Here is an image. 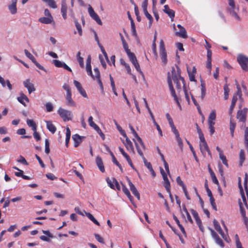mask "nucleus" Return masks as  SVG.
Instances as JSON below:
<instances>
[{
	"instance_id": "1",
	"label": "nucleus",
	"mask_w": 248,
	"mask_h": 248,
	"mask_svg": "<svg viewBox=\"0 0 248 248\" xmlns=\"http://www.w3.org/2000/svg\"><path fill=\"white\" fill-rule=\"evenodd\" d=\"M228 4L230 8H228V10L230 14L236 20L240 21V18L237 14L239 8L236 7L234 0H228Z\"/></svg>"
},
{
	"instance_id": "2",
	"label": "nucleus",
	"mask_w": 248,
	"mask_h": 248,
	"mask_svg": "<svg viewBox=\"0 0 248 248\" xmlns=\"http://www.w3.org/2000/svg\"><path fill=\"white\" fill-rule=\"evenodd\" d=\"M237 61L244 71H248V57L239 54L237 57Z\"/></svg>"
},
{
	"instance_id": "3",
	"label": "nucleus",
	"mask_w": 248,
	"mask_h": 248,
	"mask_svg": "<svg viewBox=\"0 0 248 248\" xmlns=\"http://www.w3.org/2000/svg\"><path fill=\"white\" fill-rule=\"evenodd\" d=\"M58 113L63 119L64 122L71 120L73 117V114L71 111L60 108L58 110Z\"/></svg>"
},
{
	"instance_id": "4",
	"label": "nucleus",
	"mask_w": 248,
	"mask_h": 248,
	"mask_svg": "<svg viewBox=\"0 0 248 248\" xmlns=\"http://www.w3.org/2000/svg\"><path fill=\"white\" fill-rule=\"evenodd\" d=\"M176 69H177L176 71L174 67H172V69H171L172 79H171V80H172V79L173 81H176V80L180 79H181V80H182L183 84H185L186 83H185L184 78L181 76L180 68L178 66H176ZM169 73H170L169 72L168 73V74ZM169 75H170V74H169ZM170 76V78H171Z\"/></svg>"
},
{
	"instance_id": "5",
	"label": "nucleus",
	"mask_w": 248,
	"mask_h": 248,
	"mask_svg": "<svg viewBox=\"0 0 248 248\" xmlns=\"http://www.w3.org/2000/svg\"><path fill=\"white\" fill-rule=\"evenodd\" d=\"M167 81H168L169 87V88H170V91L171 94L173 96V97L174 98V99L176 101V102L178 107L180 109H181L182 108H181V105H180V103H179V102L178 101L177 96V95H176V94L175 93V90H174V89L173 88L172 82H171V78H170V76L169 75V73L168 74V76L167 77Z\"/></svg>"
},
{
	"instance_id": "6",
	"label": "nucleus",
	"mask_w": 248,
	"mask_h": 248,
	"mask_svg": "<svg viewBox=\"0 0 248 248\" xmlns=\"http://www.w3.org/2000/svg\"><path fill=\"white\" fill-rule=\"evenodd\" d=\"M209 229L211 231V235L214 238L216 243L219 245L222 248H223L224 247V244L222 240L219 237L217 234L213 229L211 228H209Z\"/></svg>"
},
{
	"instance_id": "7",
	"label": "nucleus",
	"mask_w": 248,
	"mask_h": 248,
	"mask_svg": "<svg viewBox=\"0 0 248 248\" xmlns=\"http://www.w3.org/2000/svg\"><path fill=\"white\" fill-rule=\"evenodd\" d=\"M213 224L215 229L219 232V233L221 235V236L223 239H224L225 240L227 241V237L223 232L217 220L214 219L213 220Z\"/></svg>"
},
{
	"instance_id": "8",
	"label": "nucleus",
	"mask_w": 248,
	"mask_h": 248,
	"mask_svg": "<svg viewBox=\"0 0 248 248\" xmlns=\"http://www.w3.org/2000/svg\"><path fill=\"white\" fill-rule=\"evenodd\" d=\"M160 173L162 175L163 180H164V186L165 187L166 190H169V187H170V183L169 181V179L167 177V175L164 170L160 168Z\"/></svg>"
},
{
	"instance_id": "9",
	"label": "nucleus",
	"mask_w": 248,
	"mask_h": 248,
	"mask_svg": "<svg viewBox=\"0 0 248 248\" xmlns=\"http://www.w3.org/2000/svg\"><path fill=\"white\" fill-rule=\"evenodd\" d=\"M94 71L96 74V79H97V82L99 85V87L100 88V89H101V93L102 94H105V92H104V88H103V83L101 81V80L100 79V72L99 71V70L98 68H94Z\"/></svg>"
},
{
	"instance_id": "10",
	"label": "nucleus",
	"mask_w": 248,
	"mask_h": 248,
	"mask_svg": "<svg viewBox=\"0 0 248 248\" xmlns=\"http://www.w3.org/2000/svg\"><path fill=\"white\" fill-rule=\"evenodd\" d=\"M94 71L96 74V79H97V82L99 85V87L100 88V89H101V93L102 94H105V92H104V88H103V83L101 81V80L100 79V72L99 71V70L98 68H94Z\"/></svg>"
},
{
	"instance_id": "11",
	"label": "nucleus",
	"mask_w": 248,
	"mask_h": 248,
	"mask_svg": "<svg viewBox=\"0 0 248 248\" xmlns=\"http://www.w3.org/2000/svg\"><path fill=\"white\" fill-rule=\"evenodd\" d=\"M128 182L130 190L134 196L139 200L140 199V195L139 192L129 179L128 180Z\"/></svg>"
},
{
	"instance_id": "12",
	"label": "nucleus",
	"mask_w": 248,
	"mask_h": 248,
	"mask_svg": "<svg viewBox=\"0 0 248 248\" xmlns=\"http://www.w3.org/2000/svg\"><path fill=\"white\" fill-rule=\"evenodd\" d=\"M95 163L100 171L102 173L105 172V169L102 159L100 156H97L95 159Z\"/></svg>"
},
{
	"instance_id": "13",
	"label": "nucleus",
	"mask_w": 248,
	"mask_h": 248,
	"mask_svg": "<svg viewBox=\"0 0 248 248\" xmlns=\"http://www.w3.org/2000/svg\"><path fill=\"white\" fill-rule=\"evenodd\" d=\"M91 59H92V58H91V55H89L87 58V61H86V71L87 72L88 75L91 76L92 77H93V75L92 71V66H91Z\"/></svg>"
},
{
	"instance_id": "14",
	"label": "nucleus",
	"mask_w": 248,
	"mask_h": 248,
	"mask_svg": "<svg viewBox=\"0 0 248 248\" xmlns=\"http://www.w3.org/2000/svg\"><path fill=\"white\" fill-rule=\"evenodd\" d=\"M23 83L25 87L28 89L29 93H31L35 90L33 84L30 82V79L26 80L24 81Z\"/></svg>"
},
{
	"instance_id": "15",
	"label": "nucleus",
	"mask_w": 248,
	"mask_h": 248,
	"mask_svg": "<svg viewBox=\"0 0 248 248\" xmlns=\"http://www.w3.org/2000/svg\"><path fill=\"white\" fill-rule=\"evenodd\" d=\"M125 138V142H123V143L124 144L127 150L134 153V147L133 146L132 143L131 141V140L129 139V138L127 137Z\"/></svg>"
},
{
	"instance_id": "16",
	"label": "nucleus",
	"mask_w": 248,
	"mask_h": 248,
	"mask_svg": "<svg viewBox=\"0 0 248 248\" xmlns=\"http://www.w3.org/2000/svg\"><path fill=\"white\" fill-rule=\"evenodd\" d=\"M129 127L130 128V130H131L132 134H133L134 137L137 139V140L139 141V142L140 143V144L141 145V146L143 149H144L145 148V145H144V144L143 143V142L142 141V139L138 136V134L135 131L134 128L132 126L130 125H129Z\"/></svg>"
},
{
	"instance_id": "17",
	"label": "nucleus",
	"mask_w": 248,
	"mask_h": 248,
	"mask_svg": "<svg viewBox=\"0 0 248 248\" xmlns=\"http://www.w3.org/2000/svg\"><path fill=\"white\" fill-rule=\"evenodd\" d=\"M17 99L19 102H20L25 107L27 106L25 101L27 102H29V99L28 97L22 93H20V96L18 97Z\"/></svg>"
},
{
	"instance_id": "18",
	"label": "nucleus",
	"mask_w": 248,
	"mask_h": 248,
	"mask_svg": "<svg viewBox=\"0 0 248 248\" xmlns=\"http://www.w3.org/2000/svg\"><path fill=\"white\" fill-rule=\"evenodd\" d=\"M164 9L163 10L164 12L168 15V16L171 18H173L175 16V12L169 8V7L168 5H165L164 6Z\"/></svg>"
},
{
	"instance_id": "19",
	"label": "nucleus",
	"mask_w": 248,
	"mask_h": 248,
	"mask_svg": "<svg viewBox=\"0 0 248 248\" xmlns=\"http://www.w3.org/2000/svg\"><path fill=\"white\" fill-rule=\"evenodd\" d=\"M72 139L74 141V146L78 147L82 142L81 137L78 134H75L72 136Z\"/></svg>"
},
{
	"instance_id": "20",
	"label": "nucleus",
	"mask_w": 248,
	"mask_h": 248,
	"mask_svg": "<svg viewBox=\"0 0 248 248\" xmlns=\"http://www.w3.org/2000/svg\"><path fill=\"white\" fill-rule=\"evenodd\" d=\"M200 150L204 156H205V151L209 149L206 141L201 142L200 144Z\"/></svg>"
},
{
	"instance_id": "21",
	"label": "nucleus",
	"mask_w": 248,
	"mask_h": 248,
	"mask_svg": "<svg viewBox=\"0 0 248 248\" xmlns=\"http://www.w3.org/2000/svg\"><path fill=\"white\" fill-rule=\"evenodd\" d=\"M46 122L47 129L52 134H54L56 131V127L55 126L52 124L51 121H46Z\"/></svg>"
},
{
	"instance_id": "22",
	"label": "nucleus",
	"mask_w": 248,
	"mask_h": 248,
	"mask_svg": "<svg viewBox=\"0 0 248 248\" xmlns=\"http://www.w3.org/2000/svg\"><path fill=\"white\" fill-rule=\"evenodd\" d=\"M39 21L44 24H50L53 22L52 16L50 17H42L39 19Z\"/></svg>"
},
{
	"instance_id": "23",
	"label": "nucleus",
	"mask_w": 248,
	"mask_h": 248,
	"mask_svg": "<svg viewBox=\"0 0 248 248\" xmlns=\"http://www.w3.org/2000/svg\"><path fill=\"white\" fill-rule=\"evenodd\" d=\"M0 83H1V84L3 87H5L6 86L5 83H6L8 89L10 90H11L12 89V85L10 83L9 80H7L6 81H5L4 79L0 76Z\"/></svg>"
},
{
	"instance_id": "24",
	"label": "nucleus",
	"mask_w": 248,
	"mask_h": 248,
	"mask_svg": "<svg viewBox=\"0 0 248 248\" xmlns=\"http://www.w3.org/2000/svg\"><path fill=\"white\" fill-rule=\"evenodd\" d=\"M94 130L100 136L101 139L104 140L105 139V134L102 132L99 127L94 123Z\"/></svg>"
},
{
	"instance_id": "25",
	"label": "nucleus",
	"mask_w": 248,
	"mask_h": 248,
	"mask_svg": "<svg viewBox=\"0 0 248 248\" xmlns=\"http://www.w3.org/2000/svg\"><path fill=\"white\" fill-rule=\"evenodd\" d=\"M190 211L196 220L197 224L200 225V224H202V221L199 217V215L197 212L194 209H191Z\"/></svg>"
},
{
	"instance_id": "26",
	"label": "nucleus",
	"mask_w": 248,
	"mask_h": 248,
	"mask_svg": "<svg viewBox=\"0 0 248 248\" xmlns=\"http://www.w3.org/2000/svg\"><path fill=\"white\" fill-rule=\"evenodd\" d=\"M66 104L68 106H74L75 104L73 99H72V93H66Z\"/></svg>"
},
{
	"instance_id": "27",
	"label": "nucleus",
	"mask_w": 248,
	"mask_h": 248,
	"mask_svg": "<svg viewBox=\"0 0 248 248\" xmlns=\"http://www.w3.org/2000/svg\"><path fill=\"white\" fill-rule=\"evenodd\" d=\"M237 100V97L236 96V95H233V97L232 100L231 105L230 106V109H229V114L230 115H231V114L232 112V111H233V108L235 106V104H236Z\"/></svg>"
},
{
	"instance_id": "28",
	"label": "nucleus",
	"mask_w": 248,
	"mask_h": 248,
	"mask_svg": "<svg viewBox=\"0 0 248 248\" xmlns=\"http://www.w3.org/2000/svg\"><path fill=\"white\" fill-rule=\"evenodd\" d=\"M78 2H79L80 4L82 6H87L88 7V12L90 15V16L93 18V9L92 7V6L90 4H85L84 3V2L82 0H78Z\"/></svg>"
},
{
	"instance_id": "29",
	"label": "nucleus",
	"mask_w": 248,
	"mask_h": 248,
	"mask_svg": "<svg viewBox=\"0 0 248 248\" xmlns=\"http://www.w3.org/2000/svg\"><path fill=\"white\" fill-rule=\"evenodd\" d=\"M236 117L240 122H245L246 120V115L243 114L241 110L237 111Z\"/></svg>"
},
{
	"instance_id": "30",
	"label": "nucleus",
	"mask_w": 248,
	"mask_h": 248,
	"mask_svg": "<svg viewBox=\"0 0 248 248\" xmlns=\"http://www.w3.org/2000/svg\"><path fill=\"white\" fill-rule=\"evenodd\" d=\"M175 34L177 36L181 37L183 38H186L187 37L186 30L184 28L180 29V31L176 32Z\"/></svg>"
},
{
	"instance_id": "31",
	"label": "nucleus",
	"mask_w": 248,
	"mask_h": 248,
	"mask_svg": "<svg viewBox=\"0 0 248 248\" xmlns=\"http://www.w3.org/2000/svg\"><path fill=\"white\" fill-rule=\"evenodd\" d=\"M216 110H213L211 111V112L210 113V115L209 116L208 120V124H210V123H215L214 121L216 120Z\"/></svg>"
},
{
	"instance_id": "32",
	"label": "nucleus",
	"mask_w": 248,
	"mask_h": 248,
	"mask_svg": "<svg viewBox=\"0 0 248 248\" xmlns=\"http://www.w3.org/2000/svg\"><path fill=\"white\" fill-rule=\"evenodd\" d=\"M27 124L29 126L31 127L33 131H36L37 125L33 120L28 119L27 120Z\"/></svg>"
},
{
	"instance_id": "33",
	"label": "nucleus",
	"mask_w": 248,
	"mask_h": 248,
	"mask_svg": "<svg viewBox=\"0 0 248 248\" xmlns=\"http://www.w3.org/2000/svg\"><path fill=\"white\" fill-rule=\"evenodd\" d=\"M122 190L124 193L127 196L129 200L132 202L133 197L131 195L129 190L124 185H123Z\"/></svg>"
},
{
	"instance_id": "34",
	"label": "nucleus",
	"mask_w": 248,
	"mask_h": 248,
	"mask_svg": "<svg viewBox=\"0 0 248 248\" xmlns=\"http://www.w3.org/2000/svg\"><path fill=\"white\" fill-rule=\"evenodd\" d=\"M239 187L241 190V196H242V199H243V201L245 203L246 206H247V209H248V205L247 204V201H246V198L245 196V195H244V193L243 191V189H242V186L241 185V179H240V178H239Z\"/></svg>"
},
{
	"instance_id": "35",
	"label": "nucleus",
	"mask_w": 248,
	"mask_h": 248,
	"mask_svg": "<svg viewBox=\"0 0 248 248\" xmlns=\"http://www.w3.org/2000/svg\"><path fill=\"white\" fill-rule=\"evenodd\" d=\"M208 169H209V172L210 173L211 177L212 178L213 182L215 184L218 185H219V182H218V180H217V177H216V176L215 175V173L213 172L212 170L209 167L208 168Z\"/></svg>"
},
{
	"instance_id": "36",
	"label": "nucleus",
	"mask_w": 248,
	"mask_h": 248,
	"mask_svg": "<svg viewBox=\"0 0 248 248\" xmlns=\"http://www.w3.org/2000/svg\"><path fill=\"white\" fill-rule=\"evenodd\" d=\"M120 62L121 64H122L125 67L127 73L130 75H132V73L131 72V68L130 67L129 65L126 63L124 60L123 59H120Z\"/></svg>"
},
{
	"instance_id": "37",
	"label": "nucleus",
	"mask_w": 248,
	"mask_h": 248,
	"mask_svg": "<svg viewBox=\"0 0 248 248\" xmlns=\"http://www.w3.org/2000/svg\"><path fill=\"white\" fill-rule=\"evenodd\" d=\"M47 3L48 6L53 9H56L57 6L54 0H42Z\"/></svg>"
},
{
	"instance_id": "38",
	"label": "nucleus",
	"mask_w": 248,
	"mask_h": 248,
	"mask_svg": "<svg viewBox=\"0 0 248 248\" xmlns=\"http://www.w3.org/2000/svg\"><path fill=\"white\" fill-rule=\"evenodd\" d=\"M239 156H240L239 165L240 166H242V164L245 159V152H244V151L242 149H241L240 150V154H239Z\"/></svg>"
},
{
	"instance_id": "39",
	"label": "nucleus",
	"mask_w": 248,
	"mask_h": 248,
	"mask_svg": "<svg viewBox=\"0 0 248 248\" xmlns=\"http://www.w3.org/2000/svg\"><path fill=\"white\" fill-rule=\"evenodd\" d=\"M71 137V131L69 127L66 128L65 144L67 147Z\"/></svg>"
},
{
	"instance_id": "40",
	"label": "nucleus",
	"mask_w": 248,
	"mask_h": 248,
	"mask_svg": "<svg viewBox=\"0 0 248 248\" xmlns=\"http://www.w3.org/2000/svg\"><path fill=\"white\" fill-rule=\"evenodd\" d=\"M160 54L162 62L164 64H166L167 62V53L166 50H165L160 51Z\"/></svg>"
},
{
	"instance_id": "41",
	"label": "nucleus",
	"mask_w": 248,
	"mask_h": 248,
	"mask_svg": "<svg viewBox=\"0 0 248 248\" xmlns=\"http://www.w3.org/2000/svg\"><path fill=\"white\" fill-rule=\"evenodd\" d=\"M8 8L12 14L14 15L16 13V4L11 3L10 5H9Z\"/></svg>"
},
{
	"instance_id": "42",
	"label": "nucleus",
	"mask_w": 248,
	"mask_h": 248,
	"mask_svg": "<svg viewBox=\"0 0 248 248\" xmlns=\"http://www.w3.org/2000/svg\"><path fill=\"white\" fill-rule=\"evenodd\" d=\"M223 89L224 91V99L227 100L229 97V93L230 92V89L228 87V85L227 84L224 86Z\"/></svg>"
},
{
	"instance_id": "43",
	"label": "nucleus",
	"mask_w": 248,
	"mask_h": 248,
	"mask_svg": "<svg viewBox=\"0 0 248 248\" xmlns=\"http://www.w3.org/2000/svg\"><path fill=\"white\" fill-rule=\"evenodd\" d=\"M24 52L26 56L28 58H29L33 62L36 61L34 57L28 50L25 49Z\"/></svg>"
},
{
	"instance_id": "44",
	"label": "nucleus",
	"mask_w": 248,
	"mask_h": 248,
	"mask_svg": "<svg viewBox=\"0 0 248 248\" xmlns=\"http://www.w3.org/2000/svg\"><path fill=\"white\" fill-rule=\"evenodd\" d=\"M77 59L79 62L80 66L83 68L84 67V62L83 59L82 57L80 56V52L79 51L78 52L77 54Z\"/></svg>"
},
{
	"instance_id": "45",
	"label": "nucleus",
	"mask_w": 248,
	"mask_h": 248,
	"mask_svg": "<svg viewBox=\"0 0 248 248\" xmlns=\"http://www.w3.org/2000/svg\"><path fill=\"white\" fill-rule=\"evenodd\" d=\"M235 126H236L235 123H232V120H231L230 129V132H231V134L232 137H233V134H234V131Z\"/></svg>"
},
{
	"instance_id": "46",
	"label": "nucleus",
	"mask_w": 248,
	"mask_h": 248,
	"mask_svg": "<svg viewBox=\"0 0 248 248\" xmlns=\"http://www.w3.org/2000/svg\"><path fill=\"white\" fill-rule=\"evenodd\" d=\"M239 205L240 207V210L242 217H245L246 216L245 210L243 206L242 203L241 202L240 200L239 201Z\"/></svg>"
},
{
	"instance_id": "47",
	"label": "nucleus",
	"mask_w": 248,
	"mask_h": 248,
	"mask_svg": "<svg viewBox=\"0 0 248 248\" xmlns=\"http://www.w3.org/2000/svg\"><path fill=\"white\" fill-rule=\"evenodd\" d=\"M183 89H184V93H185V97L186 98V100L187 101L188 103L189 104L190 103V98H189V95H188V92H187V91L186 90V83L183 84Z\"/></svg>"
},
{
	"instance_id": "48",
	"label": "nucleus",
	"mask_w": 248,
	"mask_h": 248,
	"mask_svg": "<svg viewBox=\"0 0 248 248\" xmlns=\"http://www.w3.org/2000/svg\"><path fill=\"white\" fill-rule=\"evenodd\" d=\"M133 140L135 142V144L136 147V149L137 150V152L138 154L140 155L142 158L144 157L143 154L142 152L141 151V150L140 149V146L138 145V144L136 142L134 139H133Z\"/></svg>"
},
{
	"instance_id": "49",
	"label": "nucleus",
	"mask_w": 248,
	"mask_h": 248,
	"mask_svg": "<svg viewBox=\"0 0 248 248\" xmlns=\"http://www.w3.org/2000/svg\"><path fill=\"white\" fill-rule=\"evenodd\" d=\"M94 37L95 40L97 42V45L99 46V47H100L101 50L102 51L103 49H105L103 46L99 42V40L98 37L97 36V35L94 31Z\"/></svg>"
},
{
	"instance_id": "50",
	"label": "nucleus",
	"mask_w": 248,
	"mask_h": 248,
	"mask_svg": "<svg viewBox=\"0 0 248 248\" xmlns=\"http://www.w3.org/2000/svg\"><path fill=\"white\" fill-rule=\"evenodd\" d=\"M46 108L47 112H51L53 110V106L51 103L47 102L46 104Z\"/></svg>"
},
{
	"instance_id": "51",
	"label": "nucleus",
	"mask_w": 248,
	"mask_h": 248,
	"mask_svg": "<svg viewBox=\"0 0 248 248\" xmlns=\"http://www.w3.org/2000/svg\"><path fill=\"white\" fill-rule=\"evenodd\" d=\"M61 12L62 13L67 12V5L66 4V0H62Z\"/></svg>"
},
{
	"instance_id": "52",
	"label": "nucleus",
	"mask_w": 248,
	"mask_h": 248,
	"mask_svg": "<svg viewBox=\"0 0 248 248\" xmlns=\"http://www.w3.org/2000/svg\"><path fill=\"white\" fill-rule=\"evenodd\" d=\"M219 158L222 160V163L227 167H228V164L227 163V160L226 156L223 154H219Z\"/></svg>"
},
{
	"instance_id": "53",
	"label": "nucleus",
	"mask_w": 248,
	"mask_h": 248,
	"mask_svg": "<svg viewBox=\"0 0 248 248\" xmlns=\"http://www.w3.org/2000/svg\"><path fill=\"white\" fill-rule=\"evenodd\" d=\"M94 235L95 236V239L97 240L98 242L101 244H105V241L104 238L102 237H101L99 234H94Z\"/></svg>"
},
{
	"instance_id": "54",
	"label": "nucleus",
	"mask_w": 248,
	"mask_h": 248,
	"mask_svg": "<svg viewBox=\"0 0 248 248\" xmlns=\"http://www.w3.org/2000/svg\"><path fill=\"white\" fill-rule=\"evenodd\" d=\"M94 20H95L96 22V23L98 24H99V25H102V22L99 16L94 12Z\"/></svg>"
},
{
	"instance_id": "55",
	"label": "nucleus",
	"mask_w": 248,
	"mask_h": 248,
	"mask_svg": "<svg viewBox=\"0 0 248 248\" xmlns=\"http://www.w3.org/2000/svg\"><path fill=\"white\" fill-rule=\"evenodd\" d=\"M75 25L78 31V34L80 35H81L82 33V31L80 24L77 21H75Z\"/></svg>"
},
{
	"instance_id": "56",
	"label": "nucleus",
	"mask_w": 248,
	"mask_h": 248,
	"mask_svg": "<svg viewBox=\"0 0 248 248\" xmlns=\"http://www.w3.org/2000/svg\"><path fill=\"white\" fill-rule=\"evenodd\" d=\"M45 152L48 154L50 152L49 142L48 139L45 140Z\"/></svg>"
},
{
	"instance_id": "57",
	"label": "nucleus",
	"mask_w": 248,
	"mask_h": 248,
	"mask_svg": "<svg viewBox=\"0 0 248 248\" xmlns=\"http://www.w3.org/2000/svg\"><path fill=\"white\" fill-rule=\"evenodd\" d=\"M53 63L54 64V65H55V66H56L57 67H62L63 66V64L64 63V62H61L59 60H53Z\"/></svg>"
},
{
	"instance_id": "58",
	"label": "nucleus",
	"mask_w": 248,
	"mask_h": 248,
	"mask_svg": "<svg viewBox=\"0 0 248 248\" xmlns=\"http://www.w3.org/2000/svg\"><path fill=\"white\" fill-rule=\"evenodd\" d=\"M17 161L22 163L23 165H28V163L27 162L25 158L21 155L20 156V158L19 159L17 160Z\"/></svg>"
},
{
	"instance_id": "59",
	"label": "nucleus",
	"mask_w": 248,
	"mask_h": 248,
	"mask_svg": "<svg viewBox=\"0 0 248 248\" xmlns=\"http://www.w3.org/2000/svg\"><path fill=\"white\" fill-rule=\"evenodd\" d=\"M171 131L174 134L176 137H178L179 135V133L177 129H176V127L175 126L174 124L171 125L170 126Z\"/></svg>"
},
{
	"instance_id": "60",
	"label": "nucleus",
	"mask_w": 248,
	"mask_h": 248,
	"mask_svg": "<svg viewBox=\"0 0 248 248\" xmlns=\"http://www.w3.org/2000/svg\"><path fill=\"white\" fill-rule=\"evenodd\" d=\"M115 123L117 125V128L119 130L120 133L124 136V138L126 137L127 135H126L124 130H123L122 129L120 125L117 124L116 122H115Z\"/></svg>"
},
{
	"instance_id": "61",
	"label": "nucleus",
	"mask_w": 248,
	"mask_h": 248,
	"mask_svg": "<svg viewBox=\"0 0 248 248\" xmlns=\"http://www.w3.org/2000/svg\"><path fill=\"white\" fill-rule=\"evenodd\" d=\"M106 181H107V183L108 185L111 188H112L113 189H115V186L113 184L114 183V182H113V181H112L109 178H107Z\"/></svg>"
},
{
	"instance_id": "62",
	"label": "nucleus",
	"mask_w": 248,
	"mask_h": 248,
	"mask_svg": "<svg viewBox=\"0 0 248 248\" xmlns=\"http://www.w3.org/2000/svg\"><path fill=\"white\" fill-rule=\"evenodd\" d=\"M110 155H111V156L112 157V162H113V163L115 164L117 166H119L120 163L117 160V159H116V157H115V156H114V154H113V153L112 152H110Z\"/></svg>"
},
{
	"instance_id": "63",
	"label": "nucleus",
	"mask_w": 248,
	"mask_h": 248,
	"mask_svg": "<svg viewBox=\"0 0 248 248\" xmlns=\"http://www.w3.org/2000/svg\"><path fill=\"white\" fill-rule=\"evenodd\" d=\"M119 149L121 154L123 155V156L125 158L126 160L130 158L129 156L125 152L124 150L122 148L119 147Z\"/></svg>"
},
{
	"instance_id": "64",
	"label": "nucleus",
	"mask_w": 248,
	"mask_h": 248,
	"mask_svg": "<svg viewBox=\"0 0 248 248\" xmlns=\"http://www.w3.org/2000/svg\"><path fill=\"white\" fill-rule=\"evenodd\" d=\"M166 118L168 121V122L169 123V124L170 126L174 124L172 119L171 118L170 116L169 113H167L166 115Z\"/></svg>"
}]
</instances>
